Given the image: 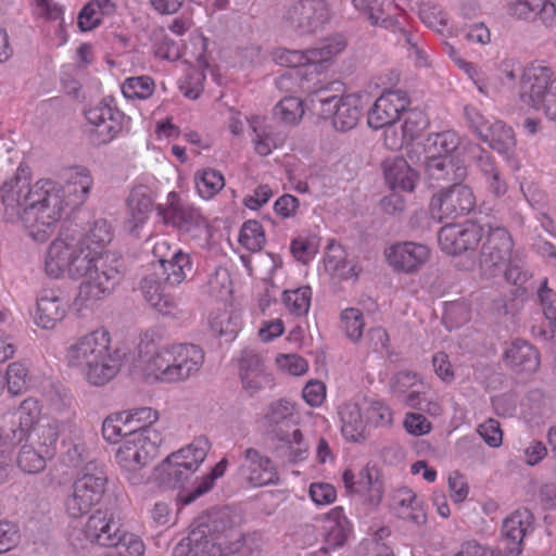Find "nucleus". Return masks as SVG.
<instances>
[{
  "label": "nucleus",
  "instance_id": "obj_1",
  "mask_svg": "<svg viewBox=\"0 0 556 556\" xmlns=\"http://www.w3.org/2000/svg\"><path fill=\"white\" fill-rule=\"evenodd\" d=\"M113 238L106 219H96L86 233L61 232L47 248L45 273L54 279L81 280L78 300L86 306L110 296L123 278L119 261L101 253Z\"/></svg>",
  "mask_w": 556,
  "mask_h": 556
},
{
  "label": "nucleus",
  "instance_id": "obj_2",
  "mask_svg": "<svg viewBox=\"0 0 556 556\" xmlns=\"http://www.w3.org/2000/svg\"><path fill=\"white\" fill-rule=\"evenodd\" d=\"M51 185L38 180L30 186L26 178L14 176L0 187V212L10 223H20L35 241L43 242L52 233L45 218ZM56 201L55 198H51Z\"/></svg>",
  "mask_w": 556,
  "mask_h": 556
},
{
  "label": "nucleus",
  "instance_id": "obj_3",
  "mask_svg": "<svg viewBox=\"0 0 556 556\" xmlns=\"http://www.w3.org/2000/svg\"><path fill=\"white\" fill-rule=\"evenodd\" d=\"M65 362L72 370L94 387L110 382L122 366L119 352L111 346V336L103 328L73 340L66 348Z\"/></svg>",
  "mask_w": 556,
  "mask_h": 556
},
{
  "label": "nucleus",
  "instance_id": "obj_4",
  "mask_svg": "<svg viewBox=\"0 0 556 556\" xmlns=\"http://www.w3.org/2000/svg\"><path fill=\"white\" fill-rule=\"evenodd\" d=\"M140 369L153 382L180 383L195 376L204 363V352L195 344L173 343L156 345L142 341Z\"/></svg>",
  "mask_w": 556,
  "mask_h": 556
},
{
  "label": "nucleus",
  "instance_id": "obj_5",
  "mask_svg": "<svg viewBox=\"0 0 556 556\" xmlns=\"http://www.w3.org/2000/svg\"><path fill=\"white\" fill-rule=\"evenodd\" d=\"M46 184L53 186L49 190L50 198L45 210V218L51 225L53 232L55 224L61 219L66 207L76 208L85 203L93 186V177L88 167L73 165L63 168L59 174V181L42 179Z\"/></svg>",
  "mask_w": 556,
  "mask_h": 556
},
{
  "label": "nucleus",
  "instance_id": "obj_6",
  "mask_svg": "<svg viewBox=\"0 0 556 556\" xmlns=\"http://www.w3.org/2000/svg\"><path fill=\"white\" fill-rule=\"evenodd\" d=\"M192 269L190 255L178 254L177 257L161 264H153V271L141 281V289L146 301L162 314H169L175 306L167 287L181 283Z\"/></svg>",
  "mask_w": 556,
  "mask_h": 556
},
{
  "label": "nucleus",
  "instance_id": "obj_7",
  "mask_svg": "<svg viewBox=\"0 0 556 556\" xmlns=\"http://www.w3.org/2000/svg\"><path fill=\"white\" fill-rule=\"evenodd\" d=\"M162 441V433L154 428L129 431L122 440L115 460L127 473V480L131 484L137 485L144 481L146 478L140 471L157 455Z\"/></svg>",
  "mask_w": 556,
  "mask_h": 556
},
{
  "label": "nucleus",
  "instance_id": "obj_8",
  "mask_svg": "<svg viewBox=\"0 0 556 556\" xmlns=\"http://www.w3.org/2000/svg\"><path fill=\"white\" fill-rule=\"evenodd\" d=\"M519 96L525 104L556 121V75L552 67L540 61L527 64L520 76Z\"/></svg>",
  "mask_w": 556,
  "mask_h": 556
},
{
  "label": "nucleus",
  "instance_id": "obj_9",
  "mask_svg": "<svg viewBox=\"0 0 556 556\" xmlns=\"http://www.w3.org/2000/svg\"><path fill=\"white\" fill-rule=\"evenodd\" d=\"M210 448L208 439L200 435L190 444L169 454L159 466L160 483L168 489L184 488L204 462Z\"/></svg>",
  "mask_w": 556,
  "mask_h": 556
},
{
  "label": "nucleus",
  "instance_id": "obj_10",
  "mask_svg": "<svg viewBox=\"0 0 556 556\" xmlns=\"http://www.w3.org/2000/svg\"><path fill=\"white\" fill-rule=\"evenodd\" d=\"M108 481L106 471L101 465L88 463L65 498L64 507L68 517L80 518L98 505L105 493Z\"/></svg>",
  "mask_w": 556,
  "mask_h": 556
},
{
  "label": "nucleus",
  "instance_id": "obj_11",
  "mask_svg": "<svg viewBox=\"0 0 556 556\" xmlns=\"http://www.w3.org/2000/svg\"><path fill=\"white\" fill-rule=\"evenodd\" d=\"M333 17L327 0H296L287 4L281 13L282 26L300 36L321 30Z\"/></svg>",
  "mask_w": 556,
  "mask_h": 556
},
{
  "label": "nucleus",
  "instance_id": "obj_12",
  "mask_svg": "<svg viewBox=\"0 0 556 556\" xmlns=\"http://www.w3.org/2000/svg\"><path fill=\"white\" fill-rule=\"evenodd\" d=\"M345 48V41L341 37L325 40L320 47L307 51L289 50L278 48L273 53L274 61L290 70H307V73L319 76L326 68L327 63Z\"/></svg>",
  "mask_w": 556,
  "mask_h": 556
},
{
  "label": "nucleus",
  "instance_id": "obj_13",
  "mask_svg": "<svg viewBox=\"0 0 556 556\" xmlns=\"http://www.w3.org/2000/svg\"><path fill=\"white\" fill-rule=\"evenodd\" d=\"M41 406L35 397H27L21 404L0 416V443L15 445L30 437L33 429L41 421Z\"/></svg>",
  "mask_w": 556,
  "mask_h": 556
},
{
  "label": "nucleus",
  "instance_id": "obj_14",
  "mask_svg": "<svg viewBox=\"0 0 556 556\" xmlns=\"http://www.w3.org/2000/svg\"><path fill=\"white\" fill-rule=\"evenodd\" d=\"M235 362L242 391L249 397H255L275 386L274 376L258 350L244 348L235 357Z\"/></svg>",
  "mask_w": 556,
  "mask_h": 556
},
{
  "label": "nucleus",
  "instance_id": "obj_15",
  "mask_svg": "<svg viewBox=\"0 0 556 556\" xmlns=\"http://www.w3.org/2000/svg\"><path fill=\"white\" fill-rule=\"evenodd\" d=\"M157 215L166 226H170L182 233L200 235L207 227L206 218L192 203L185 201L172 191L167 194L165 204H157Z\"/></svg>",
  "mask_w": 556,
  "mask_h": 556
},
{
  "label": "nucleus",
  "instance_id": "obj_16",
  "mask_svg": "<svg viewBox=\"0 0 556 556\" xmlns=\"http://www.w3.org/2000/svg\"><path fill=\"white\" fill-rule=\"evenodd\" d=\"M320 93L316 103L320 105V112L325 118H332V125L338 131H349L356 127L363 113L362 97L350 93L342 97Z\"/></svg>",
  "mask_w": 556,
  "mask_h": 556
},
{
  "label": "nucleus",
  "instance_id": "obj_17",
  "mask_svg": "<svg viewBox=\"0 0 556 556\" xmlns=\"http://www.w3.org/2000/svg\"><path fill=\"white\" fill-rule=\"evenodd\" d=\"M456 64L473 81L479 92L485 96H492L500 92L505 86L514 85L520 68L519 62L515 58H504L492 76H488L485 71L466 60L457 59Z\"/></svg>",
  "mask_w": 556,
  "mask_h": 556
},
{
  "label": "nucleus",
  "instance_id": "obj_18",
  "mask_svg": "<svg viewBox=\"0 0 556 556\" xmlns=\"http://www.w3.org/2000/svg\"><path fill=\"white\" fill-rule=\"evenodd\" d=\"M85 115L97 144L111 142L128 123L126 115L108 99L87 110Z\"/></svg>",
  "mask_w": 556,
  "mask_h": 556
},
{
  "label": "nucleus",
  "instance_id": "obj_19",
  "mask_svg": "<svg viewBox=\"0 0 556 556\" xmlns=\"http://www.w3.org/2000/svg\"><path fill=\"white\" fill-rule=\"evenodd\" d=\"M484 236L483 226L475 220L452 223L444 225L438 240L441 250L448 255H458L467 251H475Z\"/></svg>",
  "mask_w": 556,
  "mask_h": 556
},
{
  "label": "nucleus",
  "instance_id": "obj_20",
  "mask_svg": "<svg viewBox=\"0 0 556 556\" xmlns=\"http://www.w3.org/2000/svg\"><path fill=\"white\" fill-rule=\"evenodd\" d=\"M226 547V540L216 528L200 523L189 535L174 547L173 556H220Z\"/></svg>",
  "mask_w": 556,
  "mask_h": 556
},
{
  "label": "nucleus",
  "instance_id": "obj_21",
  "mask_svg": "<svg viewBox=\"0 0 556 556\" xmlns=\"http://www.w3.org/2000/svg\"><path fill=\"white\" fill-rule=\"evenodd\" d=\"M476 207V195L465 185H453L445 191L432 197L430 210L440 220L457 218L469 214Z\"/></svg>",
  "mask_w": 556,
  "mask_h": 556
},
{
  "label": "nucleus",
  "instance_id": "obj_22",
  "mask_svg": "<svg viewBox=\"0 0 556 556\" xmlns=\"http://www.w3.org/2000/svg\"><path fill=\"white\" fill-rule=\"evenodd\" d=\"M514 241L507 229L490 228L483 245L480 266L484 276H495L510 262Z\"/></svg>",
  "mask_w": 556,
  "mask_h": 556
},
{
  "label": "nucleus",
  "instance_id": "obj_23",
  "mask_svg": "<svg viewBox=\"0 0 556 556\" xmlns=\"http://www.w3.org/2000/svg\"><path fill=\"white\" fill-rule=\"evenodd\" d=\"M410 99L406 91L390 89L384 91L368 112L367 124L372 129H381L394 124L400 115L408 110Z\"/></svg>",
  "mask_w": 556,
  "mask_h": 556
},
{
  "label": "nucleus",
  "instance_id": "obj_24",
  "mask_svg": "<svg viewBox=\"0 0 556 556\" xmlns=\"http://www.w3.org/2000/svg\"><path fill=\"white\" fill-rule=\"evenodd\" d=\"M410 99L406 91L390 89L384 91L368 112L367 124L372 129H381L394 124L400 115L408 110Z\"/></svg>",
  "mask_w": 556,
  "mask_h": 556
},
{
  "label": "nucleus",
  "instance_id": "obj_25",
  "mask_svg": "<svg viewBox=\"0 0 556 556\" xmlns=\"http://www.w3.org/2000/svg\"><path fill=\"white\" fill-rule=\"evenodd\" d=\"M123 532L119 518L109 509L96 510L83 529L87 542L104 547L117 544Z\"/></svg>",
  "mask_w": 556,
  "mask_h": 556
},
{
  "label": "nucleus",
  "instance_id": "obj_26",
  "mask_svg": "<svg viewBox=\"0 0 556 556\" xmlns=\"http://www.w3.org/2000/svg\"><path fill=\"white\" fill-rule=\"evenodd\" d=\"M239 475L252 486L274 484L278 481V473L270 458L253 447L244 451Z\"/></svg>",
  "mask_w": 556,
  "mask_h": 556
},
{
  "label": "nucleus",
  "instance_id": "obj_27",
  "mask_svg": "<svg viewBox=\"0 0 556 556\" xmlns=\"http://www.w3.org/2000/svg\"><path fill=\"white\" fill-rule=\"evenodd\" d=\"M66 301L58 289H42L36 299L34 323L42 329H53L66 315Z\"/></svg>",
  "mask_w": 556,
  "mask_h": 556
},
{
  "label": "nucleus",
  "instance_id": "obj_28",
  "mask_svg": "<svg viewBox=\"0 0 556 556\" xmlns=\"http://www.w3.org/2000/svg\"><path fill=\"white\" fill-rule=\"evenodd\" d=\"M276 87L283 92L301 90L311 97V102L316 108V98L328 91L319 76L309 75L307 70H287L275 79Z\"/></svg>",
  "mask_w": 556,
  "mask_h": 556
},
{
  "label": "nucleus",
  "instance_id": "obj_29",
  "mask_svg": "<svg viewBox=\"0 0 556 556\" xmlns=\"http://www.w3.org/2000/svg\"><path fill=\"white\" fill-rule=\"evenodd\" d=\"M342 480L349 492L364 496L372 505L382 498L383 483L375 468L365 467L357 476L352 470H345Z\"/></svg>",
  "mask_w": 556,
  "mask_h": 556
},
{
  "label": "nucleus",
  "instance_id": "obj_30",
  "mask_svg": "<svg viewBox=\"0 0 556 556\" xmlns=\"http://www.w3.org/2000/svg\"><path fill=\"white\" fill-rule=\"evenodd\" d=\"M533 517L527 509L516 510L508 516L502 527L507 556H519L523 551V539L532 529Z\"/></svg>",
  "mask_w": 556,
  "mask_h": 556
},
{
  "label": "nucleus",
  "instance_id": "obj_31",
  "mask_svg": "<svg viewBox=\"0 0 556 556\" xmlns=\"http://www.w3.org/2000/svg\"><path fill=\"white\" fill-rule=\"evenodd\" d=\"M509 12L517 20L540 21L546 27L556 24V0H511Z\"/></svg>",
  "mask_w": 556,
  "mask_h": 556
},
{
  "label": "nucleus",
  "instance_id": "obj_32",
  "mask_svg": "<svg viewBox=\"0 0 556 556\" xmlns=\"http://www.w3.org/2000/svg\"><path fill=\"white\" fill-rule=\"evenodd\" d=\"M153 205L151 191L146 186H139L131 190L127 201V217L124 223L125 229L138 236L139 230L149 219Z\"/></svg>",
  "mask_w": 556,
  "mask_h": 556
},
{
  "label": "nucleus",
  "instance_id": "obj_33",
  "mask_svg": "<svg viewBox=\"0 0 556 556\" xmlns=\"http://www.w3.org/2000/svg\"><path fill=\"white\" fill-rule=\"evenodd\" d=\"M480 139L501 154L510 164L513 169L519 168V163L516 159V138L511 127L506 126L501 121H496L492 123L491 127L488 128Z\"/></svg>",
  "mask_w": 556,
  "mask_h": 556
},
{
  "label": "nucleus",
  "instance_id": "obj_34",
  "mask_svg": "<svg viewBox=\"0 0 556 556\" xmlns=\"http://www.w3.org/2000/svg\"><path fill=\"white\" fill-rule=\"evenodd\" d=\"M382 129L384 147L392 151L405 150L412 163L415 164L413 159L416 151L417 121L409 116L400 128L395 127L394 124H390Z\"/></svg>",
  "mask_w": 556,
  "mask_h": 556
},
{
  "label": "nucleus",
  "instance_id": "obj_35",
  "mask_svg": "<svg viewBox=\"0 0 556 556\" xmlns=\"http://www.w3.org/2000/svg\"><path fill=\"white\" fill-rule=\"evenodd\" d=\"M503 358L507 366L520 371H534L540 366V356L536 349L520 339L507 344Z\"/></svg>",
  "mask_w": 556,
  "mask_h": 556
},
{
  "label": "nucleus",
  "instance_id": "obj_36",
  "mask_svg": "<svg viewBox=\"0 0 556 556\" xmlns=\"http://www.w3.org/2000/svg\"><path fill=\"white\" fill-rule=\"evenodd\" d=\"M383 172L386 181L393 191H414L416 173L403 156L387 160L383 163Z\"/></svg>",
  "mask_w": 556,
  "mask_h": 556
},
{
  "label": "nucleus",
  "instance_id": "obj_37",
  "mask_svg": "<svg viewBox=\"0 0 556 556\" xmlns=\"http://www.w3.org/2000/svg\"><path fill=\"white\" fill-rule=\"evenodd\" d=\"M364 407L358 402H348L340 408L342 435L352 442H359L365 439L367 418L363 416Z\"/></svg>",
  "mask_w": 556,
  "mask_h": 556
},
{
  "label": "nucleus",
  "instance_id": "obj_38",
  "mask_svg": "<svg viewBox=\"0 0 556 556\" xmlns=\"http://www.w3.org/2000/svg\"><path fill=\"white\" fill-rule=\"evenodd\" d=\"M326 543L331 547L343 546L352 532V527L342 507L332 508L324 521Z\"/></svg>",
  "mask_w": 556,
  "mask_h": 556
},
{
  "label": "nucleus",
  "instance_id": "obj_39",
  "mask_svg": "<svg viewBox=\"0 0 556 556\" xmlns=\"http://www.w3.org/2000/svg\"><path fill=\"white\" fill-rule=\"evenodd\" d=\"M61 424L56 419L41 420L30 432L31 443L37 444L41 452L49 457L53 456L60 437Z\"/></svg>",
  "mask_w": 556,
  "mask_h": 556
},
{
  "label": "nucleus",
  "instance_id": "obj_40",
  "mask_svg": "<svg viewBox=\"0 0 556 556\" xmlns=\"http://www.w3.org/2000/svg\"><path fill=\"white\" fill-rule=\"evenodd\" d=\"M210 327L214 334L230 342L241 329L240 314L232 309L213 312L210 317Z\"/></svg>",
  "mask_w": 556,
  "mask_h": 556
},
{
  "label": "nucleus",
  "instance_id": "obj_41",
  "mask_svg": "<svg viewBox=\"0 0 556 556\" xmlns=\"http://www.w3.org/2000/svg\"><path fill=\"white\" fill-rule=\"evenodd\" d=\"M254 137L252 142L254 150L262 156L269 155L273 150L281 147L285 142V135L276 131L270 125H253Z\"/></svg>",
  "mask_w": 556,
  "mask_h": 556
},
{
  "label": "nucleus",
  "instance_id": "obj_42",
  "mask_svg": "<svg viewBox=\"0 0 556 556\" xmlns=\"http://www.w3.org/2000/svg\"><path fill=\"white\" fill-rule=\"evenodd\" d=\"M194 184L198 194L204 200H210L224 188L225 178L217 169L202 168L195 172Z\"/></svg>",
  "mask_w": 556,
  "mask_h": 556
},
{
  "label": "nucleus",
  "instance_id": "obj_43",
  "mask_svg": "<svg viewBox=\"0 0 556 556\" xmlns=\"http://www.w3.org/2000/svg\"><path fill=\"white\" fill-rule=\"evenodd\" d=\"M387 258L394 269L409 273L417 266L416 244L414 242L394 244L387 252Z\"/></svg>",
  "mask_w": 556,
  "mask_h": 556
},
{
  "label": "nucleus",
  "instance_id": "obj_44",
  "mask_svg": "<svg viewBox=\"0 0 556 556\" xmlns=\"http://www.w3.org/2000/svg\"><path fill=\"white\" fill-rule=\"evenodd\" d=\"M459 137L453 130L428 136L424 152L430 156H448L459 146Z\"/></svg>",
  "mask_w": 556,
  "mask_h": 556
},
{
  "label": "nucleus",
  "instance_id": "obj_45",
  "mask_svg": "<svg viewBox=\"0 0 556 556\" xmlns=\"http://www.w3.org/2000/svg\"><path fill=\"white\" fill-rule=\"evenodd\" d=\"M353 7L362 13L371 25L394 29L396 23L386 15L383 2L379 0H352Z\"/></svg>",
  "mask_w": 556,
  "mask_h": 556
},
{
  "label": "nucleus",
  "instance_id": "obj_46",
  "mask_svg": "<svg viewBox=\"0 0 556 556\" xmlns=\"http://www.w3.org/2000/svg\"><path fill=\"white\" fill-rule=\"evenodd\" d=\"M340 328L353 343L359 342L364 334L365 319L359 308L348 307L340 313Z\"/></svg>",
  "mask_w": 556,
  "mask_h": 556
},
{
  "label": "nucleus",
  "instance_id": "obj_47",
  "mask_svg": "<svg viewBox=\"0 0 556 556\" xmlns=\"http://www.w3.org/2000/svg\"><path fill=\"white\" fill-rule=\"evenodd\" d=\"M48 457L40 450L37 451L33 443H25L18 451L16 464L25 473H38L46 468Z\"/></svg>",
  "mask_w": 556,
  "mask_h": 556
},
{
  "label": "nucleus",
  "instance_id": "obj_48",
  "mask_svg": "<svg viewBox=\"0 0 556 556\" xmlns=\"http://www.w3.org/2000/svg\"><path fill=\"white\" fill-rule=\"evenodd\" d=\"M122 92L130 100H147L155 91V83L150 76L128 77L122 84Z\"/></svg>",
  "mask_w": 556,
  "mask_h": 556
},
{
  "label": "nucleus",
  "instance_id": "obj_49",
  "mask_svg": "<svg viewBox=\"0 0 556 556\" xmlns=\"http://www.w3.org/2000/svg\"><path fill=\"white\" fill-rule=\"evenodd\" d=\"M312 300V289L307 286L294 290H286L282 302L290 314L305 316L308 313Z\"/></svg>",
  "mask_w": 556,
  "mask_h": 556
},
{
  "label": "nucleus",
  "instance_id": "obj_50",
  "mask_svg": "<svg viewBox=\"0 0 556 556\" xmlns=\"http://www.w3.org/2000/svg\"><path fill=\"white\" fill-rule=\"evenodd\" d=\"M239 242L251 252L262 250L266 242L262 225L254 219L247 220L241 227Z\"/></svg>",
  "mask_w": 556,
  "mask_h": 556
},
{
  "label": "nucleus",
  "instance_id": "obj_51",
  "mask_svg": "<svg viewBox=\"0 0 556 556\" xmlns=\"http://www.w3.org/2000/svg\"><path fill=\"white\" fill-rule=\"evenodd\" d=\"M226 467L227 460L223 458L219 463L215 465V467L208 475L202 477L199 481H197V484L192 491L188 492L186 495L181 497L182 503L185 505H189L198 497L208 492L212 489L215 480L225 473Z\"/></svg>",
  "mask_w": 556,
  "mask_h": 556
},
{
  "label": "nucleus",
  "instance_id": "obj_52",
  "mask_svg": "<svg viewBox=\"0 0 556 556\" xmlns=\"http://www.w3.org/2000/svg\"><path fill=\"white\" fill-rule=\"evenodd\" d=\"M294 405L286 400L270 403L264 412L263 419L268 428L286 424L294 414Z\"/></svg>",
  "mask_w": 556,
  "mask_h": 556
},
{
  "label": "nucleus",
  "instance_id": "obj_53",
  "mask_svg": "<svg viewBox=\"0 0 556 556\" xmlns=\"http://www.w3.org/2000/svg\"><path fill=\"white\" fill-rule=\"evenodd\" d=\"M274 114L286 124H296L304 114L303 102L298 97H285L276 104Z\"/></svg>",
  "mask_w": 556,
  "mask_h": 556
},
{
  "label": "nucleus",
  "instance_id": "obj_54",
  "mask_svg": "<svg viewBox=\"0 0 556 556\" xmlns=\"http://www.w3.org/2000/svg\"><path fill=\"white\" fill-rule=\"evenodd\" d=\"M206 292L215 299H225L231 293L230 275L226 268H216L207 278Z\"/></svg>",
  "mask_w": 556,
  "mask_h": 556
},
{
  "label": "nucleus",
  "instance_id": "obj_55",
  "mask_svg": "<svg viewBox=\"0 0 556 556\" xmlns=\"http://www.w3.org/2000/svg\"><path fill=\"white\" fill-rule=\"evenodd\" d=\"M416 384V375L412 372L401 371L394 376L392 381V391L403 402L409 406H415L416 391L412 390Z\"/></svg>",
  "mask_w": 556,
  "mask_h": 556
},
{
  "label": "nucleus",
  "instance_id": "obj_56",
  "mask_svg": "<svg viewBox=\"0 0 556 556\" xmlns=\"http://www.w3.org/2000/svg\"><path fill=\"white\" fill-rule=\"evenodd\" d=\"M129 432V425L127 422V415H123V413H118L113 416H109L102 425V435L104 440L116 443L119 438L122 440Z\"/></svg>",
  "mask_w": 556,
  "mask_h": 556
},
{
  "label": "nucleus",
  "instance_id": "obj_57",
  "mask_svg": "<svg viewBox=\"0 0 556 556\" xmlns=\"http://www.w3.org/2000/svg\"><path fill=\"white\" fill-rule=\"evenodd\" d=\"M127 415L129 431H141L146 428H153L152 425L159 419V414L151 407H139L122 412Z\"/></svg>",
  "mask_w": 556,
  "mask_h": 556
},
{
  "label": "nucleus",
  "instance_id": "obj_58",
  "mask_svg": "<svg viewBox=\"0 0 556 556\" xmlns=\"http://www.w3.org/2000/svg\"><path fill=\"white\" fill-rule=\"evenodd\" d=\"M114 549L108 556H143L144 545L140 538L124 531L121 540L112 546Z\"/></svg>",
  "mask_w": 556,
  "mask_h": 556
},
{
  "label": "nucleus",
  "instance_id": "obj_59",
  "mask_svg": "<svg viewBox=\"0 0 556 556\" xmlns=\"http://www.w3.org/2000/svg\"><path fill=\"white\" fill-rule=\"evenodd\" d=\"M364 410L368 422L375 426H387L392 421V414L381 401L362 399Z\"/></svg>",
  "mask_w": 556,
  "mask_h": 556
},
{
  "label": "nucleus",
  "instance_id": "obj_60",
  "mask_svg": "<svg viewBox=\"0 0 556 556\" xmlns=\"http://www.w3.org/2000/svg\"><path fill=\"white\" fill-rule=\"evenodd\" d=\"M471 312L464 301L452 302L446 305L443 321L447 328H457L470 320Z\"/></svg>",
  "mask_w": 556,
  "mask_h": 556
},
{
  "label": "nucleus",
  "instance_id": "obj_61",
  "mask_svg": "<svg viewBox=\"0 0 556 556\" xmlns=\"http://www.w3.org/2000/svg\"><path fill=\"white\" fill-rule=\"evenodd\" d=\"M28 381V368L24 363L14 362L8 366V390L12 394H18L26 389Z\"/></svg>",
  "mask_w": 556,
  "mask_h": 556
},
{
  "label": "nucleus",
  "instance_id": "obj_62",
  "mask_svg": "<svg viewBox=\"0 0 556 556\" xmlns=\"http://www.w3.org/2000/svg\"><path fill=\"white\" fill-rule=\"evenodd\" d=\"M416 495L407 488L399 489L393 496V506L400 518L415 519L414 502Z\"/></svg>",
  "mask_w": 556,
  "mask_h": 556
},
{
  "label": "nucleus",
  "instance_id": "obj_63",
  "mask_svg": "<svg viewBox=\"0 0 556 556\" xmlns=\"http://www.w3.org/2000/svg\"><path fill=\"white\" fill-rule=\"evenodd\" d=\"M276 364L280 370L292 376H301L308 369L307 362L296 354H279Z\"/></svg>",
  "mask_w": 556,
  "mask_h": 556
},
{
  "label": "nucleus",
  "instance_id": "obj_64",
  "mask_svg": "<svg viewBox=\"0 0 556 556\" xmlns=\"http://www.w3.org/2000/svg\"><path fill=\"white\" fill-rule=\"evenodd\" d=\"M150 38L155 47L156 55L168 59L170 54L176 53V43L167 37L164 28L153 27L150 31Z\"/></svg>",
  "mask_w": 556,
  "mask_h": 556
}]
</instances>
